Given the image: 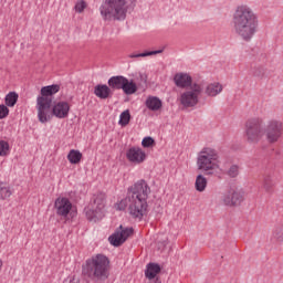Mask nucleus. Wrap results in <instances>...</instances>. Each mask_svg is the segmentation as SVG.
<instances>
[{
	"instance_id": "obj_1",
	"label": "nucleus",
	"mask_w": 283,
	"mask_h": 283,
	"mask_svg": "<svg viewBox=\"0 0 283 283\" xmlns=\"http://www.w3.org/2000/svg\"><path fill=\"white\" fill-rule=\"evenodd\" d=\"M151 193V188L145 179H140L133 186L128 187L126 197L119 201L117 209L125 211L128 209L129 216L135 220H143L144 216H147L149 205L147 199Z\"/></svg>"
},
{
	"instance_id": "obj_2",
	"label": "nucleus",
	"mask_w": 283,
	"mask_h": 283,
	"mask_svg": "<svg viewBox=\"0 0 283 283\" xmlns=\"http://www.w3.org/2000/svg\"><path fill=\"white\" fill-rule=\"evenodd\" d=\"M234 33L243 41H251L258 32V15L248 6L237 7L232 15Z\"/></svg>"
},
{
	"instance_id": "obj_3",
	"label": "nucleus",
	"mask_w": 283,
	"mask_h": 283,
	"mask_svg": "<svg viewBox=\"0 0 283 283\" xmlns=\"http://www.w3.org/2000/svg\"><path fill=\"white\" fill-rule=\"evenodd\" d=\"M83 274L92 282H105L109 279V258L105 254H95L87 259Z\"/></svg>"
},
{
	"instance_id": "obj_4",
	"label": "nucleus",
	"mask_w": 283,
	"mask_h": 283,
	"mask_svg": "<svg viewBox=\"0 0 283 283\" xmlns=\"http://www.w3.org/2000/svg\"><path fill=\"white\" fill-rule=\"evenodd\" d=\"M104 21H125L127 17V0H105L99 7Z\"/></svg>"
},
{
	"instance_id": "obj_5",
	"label": "nucleus",
	"mask_w": 283,
	"mask_h": 283,
	"mask_svg": "<svg viewBox=\"0 0 283 283\" xmlns=\"http://www.w3.org/2000/svg\"><path fill=\"white\" fill-rule=\"evenodd\" d=\"M90 222H98L105 217V193H97L92 198L88 207L84 209Z\"/></svg>"
},
{
	"instance_id": "obj_6",
	"label": "nucleus",
	"mask_w": 283,
	"mask_h": 283,
	"mask_svg": "<svg viewBox=\"0 0 283 283\" xmlns=\"http://www.w3.org/2000/svg\"><path fill=\"white\" fill-rule=\"evenodd\" d=\"M216 160H218V151L213 148H203L197 158L198 169L207 171V175L211 176V171L216 169Z\"/></svg>"
},
{
	"instance_id": "obj_7",
	"label": "nucleus",
	"mask_w": 283,
	"mask_h": 283,
	"mask_svg": "<svg viewBox=\"0 0 283 283\" xmlns=\"http://www.w3.org/2000/svg\"><path fill=\"white\" fill-rule=\"evenodd\" d=\"M262 136H264L262 122L258 118L249 119L245 124V138L248 143L258 145V142L262 140Z\"/></svg>"
},
{
	"instance_id": "obj_8",
	"label": "nucleus",
	"mask_w": 283,
	"mask_h": 283,
	"mask_svg": "<svg viewBox=\"0 0 283 283\" xmlns=\"http://www.w3.org/2000/svg\"><path fill=\"white\" fill-rule=\"evenodd\" d=\"M219 202L222 207H240L244 202V190L231 188L221 195Z\"/></svg>"
},
{
	"instance_id": "obj_9",
	"label": "nucleus",
	"mask_w": 283,
	"mask_h": 283,
	"mask_svg": "<svg viewBox=\"0 0 283 283\" xmlns=\"http://www.w3.org/2000/svg\"><path fill=\"white\" fill-rule=\"evenodd\" d=\"M282 134L283 124L282 122L275 119L270 120L263 130L265 140L270 143V145H275V143H277L282 138Z\"/></svg>"
},
{
	"instance_id": "obj_10",
	"label": "nucleus",
	"mask_w": 283,
	"mask_h": 283,
	"mask_svg": "<svg viewBox=\"0 0 283 283\" xmlns=\"http://www.w3.org/2000/svg\"><path fill=\"white\" fill-rule=\"evenodd\" d=\"M38 118L40 123L52 120V97H38L36 99Z\"/></svg>"
},
{
	"instance_id": "obj_11",
	"label": "nucleus",
	"mask_w": 283,
	"mask_h": 283,
	"mask_svg": "<svg viewBox=\"0 0 283 283\" xmlns=\"http://www.w3.org/2000/svg\"><path fill=\"white\" fill-rule=\"evenodd\" d=\"M134 235V228L119 226L116 231L108 238L113 247H123L129 237Z\"/></svg>"
},
{
	"instance_id": "obj_12",
	"label": "nucleus",
	"mask_w": 283,
	"mask_h": 283,
	"mask_svg": "<svg viewBox=\"0 0 283 283\" xmlns=\"http://www.w3.org/2000/svg\"><path fill=\"white\" fill-rule=\"evenodd\" d=\"M202 92V86L193 84L191 91L185 92L180 97L184 107H196L198 105V95Z\"/></svg>"
},
{
	"instance_id": "obj_13",
	"label": "nucleus",
	"mask_w": 283,
	"mask_h": 283,
	"mask_svg": "<svg viewBox=\"0 0 283 283\" xmlns=\"http://www.w3.org/2000/svg\"><path fill=\"white\" fill-rule=\"evenodd\" d=\"M126 158L128 163L134 165H143L147 160V153L138 146H133L126 151Z\"/></svg>"
},
{
	"instance_id": "obj_14",
	"label": "nucleus",
	"mask_w": 283,
	"mask_h": 283,
	"mask_svg": "<svg viewBox=\"0 0 283 283\" xmlns=\"http://www.w3.org/2000/svg\"><path fill=\"white\" fill-rule=\"evenodd\" d=\"M54 209L56 216L60 218H67L70 216V211H72V201L66 197H59L54 202Z\"/></svg>"
},
{
	"instance_id": "obj_15",
	"label": "nucleus",
	"mask_w": 283,
	"mask_h": 283,
	"mask_svg": "<svg viewBox=\"0 0 283 283\" xmlns=\"http://www.w3.org/2000/svg\"><path fill=\"white\" fill-rule=\"evenodd\" d=\"M52 115L55 118H67L70 116V104L67 102H57L52 107Z\"/></svg>"
},
{
	"instance_id": "obj_16",
	"label": "nucleus",
	"mask_w": 283,
	"mask_h": 283,
	"mask_svg": "<svg viewBox=\"0 0 283 283\" xmlns=\"http://www.w3.org/2000/svg\"><path fill=\"white\" fill-rule=\"evenodd\" d=\"M94 94L95 96H97V98H101L102 101H106V98H112V95L114 93L112 92V88L106 84H97L94 87Z\"/></svg>"
},
{
	"instance_id": "obj_17",
	"label": "nucleus",
	"mask_w": 283,
	"mask_h": 283,
	"mask_svg": "<svg viewBox=\"0 0 283 283\" xmlns=\"http://www.w3.org/2000/svg\"><path fill=\"white\" fill-rule=\"evenodd\" d=\"M174 81H175V85H177V87H191V83H192V78L191 75L187 74V73H177L174 76Z\"/></svg>"
},
{
	"instance_id": "obj_18",
	"label": "nucleus",
	"mask_w": 283,
	"mask_h": 283,
	"mask_svg": "<svg viewBox=\"0 0 283 283\" xmlns=\"http://www.w3.org/2000/svg\"><path fill=\"white\" fill-rule=\"evenodd\" d=\"M160 271H163V268H160V264L150 262L146 265L145 277L147 280H156Z\"/></svg>"
},
{
	"instance_id": "obj_19",
	"label": "nucleus",
	"mask_w": 283,
	"mask_h": 283,
	"mask_svg": "<svg viewBox=\"0 0 283 283\" xmlns=\"http://www.w3.org/2000/svg\"><path fill=\"white\" fill-rule=\"evenodd\" d=\"M145 105L150 112H159V109H163V101L159 99L158 96H148Z\"/></svg>"
},
{
	"instance_id": "obj_20",
	"label": "nucleus",
	"mask_w": 283,
	"mask_h": 283,
	"mask_svg": "<svg viewBox=\"0 0 283 283\" xmlns=\"http://www.w3.org/2000/svg\"><path fill=\"white\" fill-rule=\"evenodd\" d=\"M122 90L126 96H132V94H136L138 92V85L134 80L125 77Z\"/></svg>"
},
{
	"instance_id": "obj_21",
	"label": "nucleus",
	"mask_w": 283,
	"mask_h": 283,
	"mask_svg": "<svg viewBox=\"0 0 283 283\" xmlns=\"http://www.w3.org/2000/svg\"><path fill=\"white\" fill-rule=\"evenodd\" d=\"M125 76L123 75H115L108 78L107 83L111 91L114 90H123V85L125 83Z\"/></svg>"
},
{
	"instance_id": "obj_22",
	"label": "nucleus",
	"mask_w": 283,
	"mask_h": 283,
	"mask_svg": "<svg viewBox=\"0 0 283 283\" xmlns=\"http://www.w3.org/2000/svg\"><path fill=\"white\" fill-rule=\"evenodd\" d=\"M59 90H61V86H59L57 84L43 86L41 88V96H39L38 98H52L51 96H54V94L59 93Z\"/></svg>"
},
{
	"instance_id": "obj_23",
	"label": "nucleus",
	"mask_w": 283,
	"mask_h": 283,
	"mask_svg": "<svg viewBox=\"0 0 283 283\" xmlns=\"http://www.w3.org/2000/svg\"><path fill=\"white\" fill-rule=\"evenodd\" d=\"M83 158V154L80 150L71 149L67 154V160L71 165H78Z\"/></svg>"
},
{
	"instance_id": "obj_24",
	"label": "nucleus",
	"mask_w": 283,
	"mask_h": 283,
	"mask_svg": "<svg viewBox=\"0 0 283 283\" xmlns=\"http://www.w3.org/2000/svg\"><path fill=\"white\" fill-rule=\"evenodd\" d=\"M12 193H14V190L10 186L0 182V200H8Z\"/></svg>"
},
{
	"instance_id": "obj_25",
	"label": "nucleus",
	"mask_w": 283,
	"mask_h": 283,
	"mask_svg": "<svg viewBox=\"0 0 283 283\" xmlns=\"http://www.w3.org/2000/svg\"><path fill=\"white\" fill-rule=\"evenodd\" d=\"M222 92V86L220 83H213L207 86L206 94L208 96H218Z\"/></svg>"
},
{
	"instance_id": "obj_26",
	"label": "nucleus",
	"mask_w": 283,
	"mask_h": 283,
	"mask_svg": "<svg viewBox=\"0 0 283 283\" xmlns=\"http://www.w3.org/2000/svg\"><path fill=\"white\" fill-rule=\"evenodd\" d=\"M19 101V94L17 92H10L6 95L4 103L7 107H14Z\"/></svg>"
},
{
	"instance_id": "obj_27",
	"label": "nucleus",
	"mask_w": 283,
	"mask_h": 283,
	"mask_svg": "<svg viewBox=\"0 0 283 283\" xmlns=\"http://www.w3.org/2000/svg\"><path fill=\"white\" fill-rule=\"evenodd\" d=\"M207 179L202 175H198L195 181V188L197 191L202 192L207 189Z\"/></svg>"
},
{
	"instance_id": "obj_28",
	"label": "nucleus",
	"mask_w": 283,
	"mask_h": 283,
	"mask_svg": "<svg viewBox=\"0 0 283 283\" xmlns=\"http://www.w3.org/2000/svg\"><path fill=\"white\" fill-rule=\"evenodd\" d=\"M129 120H132V114L129 113V109H126L119 115L118 125H120V127H127Z\"/></svg>"
},
{
	"instance_id": "obj_29",
	"label": "nucleus",
	"mask_w": 283,
	"mask_h": 283,
	"mask_svg": "<svg viewBox=\"0 0 283 283\" xmlns=\"http://www.w3.org/2000/svg\"><path fill=\"white\" fill-rule=\"evenodd\" d=\"M164 50H156V51H146L144 53H137V54H129L128 59H140L145 56H154L156 54H163Z\"/></svg>"
},
{
	"instance_id": "obj_30",
	"label": "nucleus",
	"mask_w": 283,
	"mask_h": 283,
	"mask_svg": "<svg viewBox=\"0 0 283 283\" xmlns=\"http://www.w3.org/2000/svg\"><path fill=\"white\" fill-rule=\"evenodd\" d=\"M273 179L271 178V175H265L263 177V188L268 193H271L273 191Z\"/></svg>"
},
{
	"instance_id": "obj_31",
	"label": "nucleus",
	"mask_w": 283,
	"mask_h": 283,
	"mask_svg": "<svg viewBox=\"0 0 283 283\" xmlns=\"http://www.w3.org/2000/svg\"><path fill=\"white\" fill-rule=\"evenodd\" d=\"M227 176L229 178H238L240 176V166L239 165H232L227 171Z\"/></svg>"
},
{
	"instance_id": "obj_32",
	"label": "nucleus",
	"mask_w": 283,
	"mask_h": 283,
	"mask_svg": "<svg viewBox=\"0 0 283 283\" xmlns=\"http://www.w3.org/2000/svg\"><path fill=\"white\" fill-rule=\"evenodd\" d=\"M10 154V144L6 140H0V156H8Z\"/></svg>"
},
{
	"instance_id": "obj_33",
	"label": "nucleus",
	"mask_w": 283,
	"mask_h": 283,
	"mask_svg": "<svg viewBox=\"0 0 283 283\" xmlns=\"http://www.w3.org/2000/svg\"><path fill=\"white\" fill-rule=\"evenodd\" d=\"M252 74L256 78H262L265 74L264 66H255L254 69H252Z\"/></svg>"
},
{
	"instance_id": "obj_34",
	"label": "nucleus",
	"mask_w": 283,
	"mask_h": 283,
	"mask_svg": "<svg viewBox=\"0 0 283 283\" xmlns=\"http://www.w3.org/2000/svg\"><path fill=\"white\" fill-rule=\"evenodd\" d=\"M273 235L279 242H283V224L276 227V229L273 232Z\"/></svg>"
},
{
	"instance_id": "obj_35",
	"label": "nucleus",
	"mask_w": 283,
	"mask_h": 283,
	"mask_svg": "<svg viewBox=\"0 0 283 283\" xmlns=\"http://www.w3.org/2000/svg\"><path fill=\"white\" fill-rule=\"evenodd\" d=\"M154 145H156V142L154 140L153 137H145L142 140V146L145 148L154 147Z\"/></svg>"
},
{
	"instance_id": "obj_36",
	"label": "nucleus",
	"mask_w": 283,
	"mask_h": 283,
	"mask_svg": "<svg viewBox=\"0 0 283 283\" xmlns=\"http://www.w3.org/2000/svg\"><path fill=\"white\" fill-rule=\"evenodd\" d=\"M9 114H10V108H8V106L1 104L0 105V120L3 118H8Z\"/></svg>"
},
{
	"instance_id": "obj_37",
	"label": "nucleus",
	"mask_w": 283,
	"mask_h": 283,
	"mask_svg": "<svg viewBox=\"0 0 283 283\" xmlns=\"http://www.w3.org/2000/svg\"><path fill=\"white\" fill-rule=\"evenodd\" d=\"M85 8H87V3H85L84 0L78 1L75 4L76 12H83V10H85Z\"/></svg>"
},
{
	"instance_id": "obj_38",
	"label": "nucleus",
	"mask_w": 283,
	"mask_h": 283,
	"mask_svg": "<svg viewBox=\"0 0 283 283\" xmlns=\"http://www.w3.org/2000/svg\"><path fill=\"white\" fill-rule=\"evenodd\" d=\"M154 283H163V281L160 280V277L156 276Z\"/></svg>"
},
{
	"instance_id": "obj_39",
	"label": "nucleus",
	"mask_w": 283,
	"mask_h": 283,
	"mask_svg": "<svg viewBox=\"0 0 283 283\" xmlns=\"http://www.w3.org/2000/svg\"><path fill=\"white\" fill-rule=\"evenodd\" d=\"M2 265H3V262L0 260V269H1Z\"/></svg>"
},
{
	"instance_id": "obj_40",
	"label": "nucleus",
	"mask_w": 283,
	"mask_h": 283,
	"mask_svg": "<svg viewBox=\"0 0 283 283\" xmlns=\"http://www.w3.org/2000/svg\"><path fill=\"white\" fill-rule=\"evenodd\" d=\"M70 283H78V282L71 281Z\"/></svg>"
}]
</instances>
